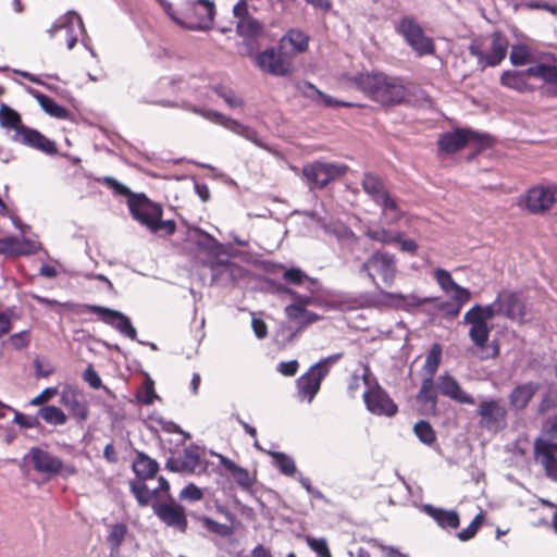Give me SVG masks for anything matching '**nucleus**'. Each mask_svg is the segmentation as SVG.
<instances>
[{
	"label": "nucleus",
	"mask_w": 557,
	"mask_h": 557,
	"mask_svg": "<svg viewBox=\"0 0 557 557\" xmlns=\"http://www.w3.org/2000/svg\"><path fill=\"white\" fill-rule=\"evenodd\" d=\"M132 492L135 495L138 504L143 507L148 506L156 494V491L149 490L143 480L132 483Z\"/></svg>",
	"instance_id": "50"
},
{
	"label": "nucleus",
	"mask_w": 557,
	"mask_h": 557,
	"mask_svg": "<svg viewBox=\"0 0 557 557\" xmlns=\"http://www.w3.org/2000/svg\"><path fill=\"white\" fill-rule=\"evenodd\" d=\"M377 302L394 309L408 310L411 307H419L424 302L416 295H404L400 293L380 292L376 296Z\"/></svg>",
	"instance_id": "29"
},
{
	"label": "nucleus",
	"mask_w": 557,
	"mask_h": 557,
	"mask_svg": "<svg viewBox=\"0 0 557 557\" xmlns=\"http://www.w3.org/2000/svg\"><path fill=\"white\" fill-rule=\"evenodd\" d=\"M310 284V295H299L295 292H288L297 304L285 308L286 315L290 320H299L306 312V306H327L332 308H342L350 304V300L341 293L320 290L319 281H308Z\"/></svg>",
	"instance_id": "3"
},
{
	"label": "nucleus",
	"mask_w": 557,
	"mask_h": 557,
	"mask_svg": "<svg viewBox=\"0 0 557 557\" xmlns=\"http://www.w3.org/2000/svg\"><path fill=\"white\" fill-rule=\"evenodd\" d=\"M413 433L421 443L428 446L433 445L437 440L435 430L425 420H420L414 424Z\"/></svg>",
	"instance_id": "48"
},
{
	"label": "nucleus",
	"mask_w": 557,
	"mask_h": 557,
	"mask_svg": "<svg viewBox=\"0 0 557 557\" xmlns=\"http://www.w3.org/2000/svg\"><path fill=\"white\" fill-rule=\"evenodd\" d=\"M202 525L211 533L220 535L222 537H227L233 534V527L228 524L219 523L212 518L202 517L200 519Z\"/></svg>",
	"instance_id": "52"
},
{
	"label": "nucleus",
	"mask_w": 557,
	"mask_h": 557,
	"mask_svg": "<svg viewBox=\"0 0 557 557\" xmlns=\"http://www.w3.org/2000/svg\"><path fill=\"white\" fill-rule=\"evenodd\" d=\"M424 511L432 517L440 527L457 529L460 523L459 515L455 510L434 508L431 505L424 506Z\"/></svg>",
	"instance_id": "36"
},
{
	"label": "nucleus",
	"mask_w": 557,
	"mask_h": 557,
	"mask_svg": "<svg viewBox=\"0 0 557 557\" xmlns=\"http://www.w3.org/2000/svg\"><path fill=\"white\" fill-rule=\"evenodd\" d=\"M0 125L3 128L14 129L15 133H17L20 127L25 126L22 123L20 113L5 103L0 104Z\"/></svg>",
	"instance_id": "40"
},
{
	"label": "nucleus",
	"mask_w": 557,
	"mask_h": 557,
	"mask_svg": "<svg viewBox=\"0 0 557 557\" xmlns=\"http://www.w3.org/2000/svg\"><path fill=\"white\" fill-rule=\"evenodd\" d=\"M133 470L140 480L145 481L156 475L159 470V465L146 454L138 453L133 462Z\"/></svg>",
	"instance_id": "37"
},
{
	"label": "nucleus",
	"mask_w": 557,
	"mask_h": 557,
	"mask_svg": "<svg viewBox=\"0 0 557 557\" xmlns=\"http://www.w3.org/2000/svg\"><path fill=\"white\" fill-rule=\"evenodd\" d=\"M84 380L90 385V387L98 389L101 387L102 382L92 364H89L83 374Z\"/></svg>",
	"instance_id": "63"
},
{
	"label": "nucleus",
	"mask_w": 557,
	"mask_h": 557,
	"mask_svg": "<svg viewBox=\"0 0 557 557\" xmlns=\"http://www.w3.org/2000/svg\"><path fill=\"white\" fill-rule=\"evenodd\" d=\"M528 73L532 77L543 79L549 85L548 92L557 96V66L540 63L528 69Z\"/></svg>",
	"instance_id": "35"
},
{
	"label": "nucleus",
	"mask_w": 557,
	"mask_h": 557,
	"mask_svg": "<svg viewBox=\"0 0 557 557\" xmlns=\"http://www.w3.org/2000/svg\"><path fill=\"white\" fill-rule=\"evenodd\" d=\"M257 65L264 72L285 76L290 72V62L275 48H268L256 58Z\"/></svg>",
	"instance_id": "21"
},
{
	"label": "nucleus",
	"mask_w": 557,
	"mask_h": 557,
	"mask_svg": "<svg viewBox=\"0 0 557 557\" xmlns=\"http://www.w3.org/2000/svg\"><path fill=\"white\" fill-rule=\"evenodd\" d=\"M180 497L182 499H187L190 502H197L200 500L203 497L202 491L196 486L195 484L190 483L187 486H185L181 493Z\"/></svg>",
	"instance_id": "61"
},
{
	"label": "nucleus",
	"mask_w": 557,
	"mask_h": 557,
	"mask_svg": "<svg viewBox=\"0 0 557 557\" xmlns=\"http://www.w3.org/2000/svg\"><path fill=\"white\" fill-rule=\"evenodd\" d=\"M530 76L528 70L525 71H505L500 76L502 85L523 92L529 90L527 77Z\"/></svg>",
	"instance_id": "38"
},
{
	"label": "nucleus",
	"mask_w": 557,
	"mask_h": 557,
	"mask_svg": "<svg viewBox=\"0 0 557 557\" xmlns=\"http://www.w3.org/2000/svg\"><path fill=\"white\" fill-rule=\"evenodd\" d=\"M12 139L22 145L42 151L47 154H55L58 152L54 141L47 138L38 131L28 126L20 127L17 133H14Z\"/></svg>",
	"instance_id": "19"
},
{
	"label": "nucleus",
	"mask_w": 557,
	"mask_h": 557,
	"mask_svg": "<svg viewBox=\"0 0 557 557\" xmlns=\"http://www.w3.org/2000/svg\"><path fill=\"white\" fill-rule=\"evenodd\" d=\"M437 387L434 377L423 376L420 391L417 394V401L426 411L435 412L437 407Z\"/></svg>",
	"instance_id": "30"
},
{
	"label": "nucleus",
	"mask_w": 557,
	"mask_h": 557,
	"mask_svg": "<svg viewBox=\"0 0 557 557\" xmlns=\"http://www.w3.org/2000/svg\"><path fill=\"white\" fill-rule=\"evenodd\" d=\"M77 24L82 33H85L83 20L75 11H69L64 16L60 17L51 27L48 29L50 37H53L60 29L69 28L70 25Z\"/></svg>",
	"instance_id": "42"
},
{
	"label": "nucleus",
	"mask_w": 557,
	"mask_h": 557,
	"mask_svg": "<svg viewBox=\"0 0 557 557\" xmlns=\"http://www.w3.org/2000/svg\"><path fill=\"white\" fill-rule=\"evenodd\" d=\"M534 458L543 467L545 474L552 481L557 482V455L548 450L546 445H533Z\"/></svg>",
	"instance_id": "32"
},
{
	"label": "nucleus",
	"mask_w": 557,
	"mask_h": 557,
	"mask_svg": "<svg viewBox=\"0 0 557 557\" xmlns=\"http://www.w3.org/2000/svg\"><path fill=\"white\" fill-rule=\"evenodd\" d=\"M274 465L280 471L286 475H294L296 472V466L293 458L285 455L284 453H273Z\"/></svg>",
	"instance_id": "54"
},
{
	"label": "nucleus",
	"mask_w": 557,
	"mask_h": 557,
	"mask_svg": "<svg viewBox=\"0 0 557 557\" xmlns=\"http://www.w3.org/2000/svg\"><path fill=\"white\" fill-rule=\"evenodd\" d=\"M307 543L309 547L320 557H332V554L324 539L308 537Z\"/></svg>",
	"instance_id": "59"
},
{
	"label": "nucleus",
	"mask_w": 557,
	"mask_h": 557,
	"mask_svg": "<svg viewBox=\"0 0 557 557\" xmlns=\"http://www.w3.org/2000/svg\"><path fill=\"white\" fill-rule=\"evenodd\" d=\"M438 389L442 395L466 405H474V398L467 394L458 383V381L451 375H441L438 377Z\"/></svg>",
	"instance_id": "28"
},
{
	"label": "nucleus",
	"mask_w": 557,
	"mask_h": 557,
	"mask_svg": "<svg viewBox=\"0 0 557 557\" xmlns=\"http://www.w3.org/2000/svg\"><path fill=\"white\" fill-rule=\"evenodd\" d=\"M249 5L245 1H238L233 7V15L237 20V34L245 39H258L263 35L264 27L257 18L250 15Z\"/></svg>",
	"instance_id": "14"
},
{
	"label": "nucleus",
	"mask_w": 557,
	"mask_h": 557,
	"mask_svg": "<svg viewBox=\"0 0 557 557\" xmlns=\"http://www.w3.org/2000/svg\"><path fill=\"white\" fill-rule=\"evenodd\" d=\"M127 534V527L124 523H115L111 525L107 536V543L110 548V557L120 556V547Z\"/></svg>",
	"instance_id": "39"
},
{
	"label": "nucleus",
	"mask_w": 557,
	"mask_h": 557,
	"mask_svg": "<svg viewBox=\"0 0 557 557\" xmlns=\"http://www.w3.org/2000/svg\"><path fill=\"white\" fill-rule=\"evenodd\" d=\"M136 397L144 405H151L158 395L156 394L154 383L151 379H147L138 389Z\"/></svg>",
	"instance_id": "53"
},
{
	"label": "nucleus",
	"mask_w": 557,
	"mask_h": 557,
	"mask_svg": "<svg viewBox=\"0 0 557 557\" xmlns=\"http://www.w3.org/2000/svg\"><path fill=\"white\" fill-rule=\"evenodd\" d=\"M220 465L233 476L234 481L243 488L248 490L253 485V479L249 471L236 465L230 458L220 455Z\"/></svg>",
	"instance_id": "33"
},
{
	"label": "nucleus",
	"mask_w": 557,
	"mask_h": 557,
	"mask_svg": "<svg viewBox=\"0 0 557 557\" xmlns=\"http://www.w3.org/2000/svg\"><path fill=\"white\" fill-rule=\"evenodd\" d=\"M35 246L29 244V248H25L24 244H22L15 237H7L0 239V253L3 255H24L28 253Z\"/></svg>",
	"instance_id": "47"
},
{
	"label": "nucleus",
	"mask_w": 557,
	"mask_h": 557,
	"mask_svg": "<svg viewBox=\"0 0 557 557\" xmlns=\"http://www.w3.org/2000/svg\"><path fill=\"white\" fill-rule=\"evenodd\" d=\"M482 521H483V516L482 513H479L472 521L471 523L463 530H461L457 536L460 541L462 542H466V541H469L471 540L478 532V530L480 529L481 524H482Z\"/></svg>",
	"instance_id": "56"
},
{
	"label": "nucleus",
	"mask_w": 557,
	"mask_h": 557,
	"mask_svg": "<svg viewBox=\"0 0 557 557\" xmlns=\"http://www.w3.org/2000/svg\"><path fill=\"white\" fill-rule=\"evenodd\" d=\"M463 323L470 325L469 337L473 343L472 354L481 360L495 359L499 355V345L496 342L488 343L492 326L470 314L463 315Z\"/></svg>",
	"instance_id": "6"
},
{
	"label": "nucleus",
	"mask_w": 557,
	"mask_h": 557,
	"mask_svg": "<svg viewBox=\"0 0 557 557\" xmlns=\"http://www.w3.org/2000/svg\"><path fill=\"white\" fill-rule=\"evenodd\" d=\"M36 99L39 102L42 110L48 113L49 115L57 117V119H67L69 117V111L64 107L59 106L53 99L50 97L38 92L36 95Z\"/></svg>",
	"instance_id": "44"
},
{
	"label": "nucleus",
	"mask_w": 557,
	"mask_h": 557,
	"mask_svg": "<svg viewBox=\"0 0 557 557\" xmlns=\"http://www.w3.org/2000/svg\"><path fill=\"white\" fill-rule=\"evenodd\" d=\"M348 166L343 163L314 161L302 168V176L310 189H322L331 182L344 176Z\"/></svg>",
	"instance_id": "7"
},
{
	"label": "nucleus",
	"mask_w": 557,
	"mask_h": 557,
	"mask_svg": "<svg viewBox=\"0 0 557 557\" xmlns=\"http://www.w3.org/2000/svg\"><path fill=\"white\" fill-rule=\"evenodd\" d=\"M436 308L443 313L445 318L455 319L460 313V308L451 300L441 301Z\"/></svg>",
	"instance_id": "60"
},
{
	"label": "nucleus",
	"mask_w": 557,
	"mask_h": 557,
	"mask_svg": "<svg viewBox=\"0 0 557 557\" xmlns=\"http://www.w3.org/2000/svg\"><path fill=\"white\" fill-rule=\"evenodd\" d=\"M299 91L307 98H310L318 103H322L325 107H346L350 108L355 104L352 102H345L334 99L333 97L322 92L319 90L313 84L309 82H304L298 86Z\"/></svg>",
	"instance_id": "31"
},
{
	"label": "nucleus",
	"mask_w": 557,
	"mask_h": 557,
	"mask_svg": "<svg viewBox=\"0 0 557 557\" xmlns=\"http://www.w3.org/2000/svg\"><path fill=\"white\" fill-rule=\"evenodd\" d=\"M351 82L356 88L383 106L400 104L408 96L399 78L383 73H361L352 77Z\"/></svg>",
	"instance_id": "2"
},
{
	"label": "nucleus",
	"mask_w": 557,
	"mask_h": 557,
	"mask_svg": "<svg viewBox=\"0 0 557 557\" xmlns=\"http://www.w3.org/2000/svg\"><path fill=\"white\" fill-rule=\"evenodd\" d=\"M396 28L420 55L434 52L432 40L424 35L422 27L412 16H404Z\"/></svg>",
	"instance_id": "11"
},
{
	"label": "nucleus",
	"mask_w": 557,
	"mask_h": 557,
	"mask_svg": "<svg viewBox=\"0 0 557 557\" xmlns=\"http://www.w3.org/2000/svg\"><path fill=\"white\" fill-rule=\"evenodd\" d=\"M443 288L451 293L450 299L460 308L470 300L471 294L468 289L460 287L455 281H440Z\"/></svg>",
	"instance_id": "45"
},
{
	"label": "nucleus",
	"mask_w": 557,
	"mask_h": 557,
	"mask_svg": "<svg viewBox=\"0 0 557 557\" xmlns=\"http://www.w3.org/2000/svg\"><path fill=\"white\" fill-rule=\"evenodd\" d=\"M399 245V248L401 251L409 252V253H416L418 249V245L413 239L406 238L405 233L400 232V238L396 240L394 245Z\"/></svg>",
	"instance_id": "64"
},
{
	"label": "nucleus",
	"mask_w": 557,
	"mask_h": 557,
	"mask_svg": "<svg viewBox=\"0 0 557 557\" xmlns=\"http://www.w3.org/2000/svg\"><path fill=\"white\" fill-rule=\"evenodd\" d=\"M268 272L273 275H282V278H310L306 275L299 268H289L286 269L282 264H270L268 268Z\"/></svg>",
	"instance_id": "51"
},
{
	"label": "nucleus",
	"mask_w": 557,
	"mask_h": 557,
	"mask_svg": "<svg viewBox=\"0 0 557 557\" xmlns=\"http://www.w3.org/2000/svg\"><path fill=\"white\" fill-rule=\"evenodd\" d=\"M286 42L293 46L295 52L301 53L308 49L309 36L299 29H290L281 39L282 45Z\"/></svg>",
	"instance_id": "43"
},
{
	"label": "nucleus",
	"mask_w": 557,
	"mask_h": 557,
	"mask_svg": "<svg viewBox=\"0 0 557 557\" xmlns=\"http://www.w3.org/2000/svg\"><path fill=\"white\" fill-rule=\"evenodd\" d=\"M530 52L525 46L517 45L511 48L510 62L513 65H523L529 62Z\"/></svg>",
	"instance_id": "55"
},
{
	"label": "nucleus",
	"mask_w": 557,
	"mask_h": 557,
	"mask_svg": "<svg viewBox=\"0 0 557 557\" xmlns=\"http://www.w3.org/2000/svg\"><path fill=\"white\" fill-rule=\"evenodd\" d=\"M189 11L196 21L188 24L189 29L207 30L212 27L215 5L211 0H190Z\"/></svg>",
	"instance_id": "23"
},
{
	"label": "nucleus",
	"mask_w": 557,
	"mask_h": 557,
	"mask_svg": "<svg viewBox=\"0 0 557 557\" xmlns=\"http://www.w3.org/2000/svg\"><path fill=\"white\" fill-rule=\"evenodd\" d=\"M498 308L495 309L494 306H485L482 307L480 305H475L470 310L466 312V314H470L471 318H478L485 323H488L490 320L493 319L496 311L504 312L507 315H512L515 313V307L517 299L511 294H499L498 298Z\"/></svg>",
	"instance_id": "22"
},
{
	"label": "nucleus",
	"mask_w": 557,
	"mask_h": 557,
	"mask_svg": "<svg viewBox=\"0 0 557 557\" xmlns=\"http://www.w3.org/2000/svg\"><path fill=\"white\" fill-rule=\"evenodd\" d=\"M103 183L109 188L113 189L114 193L117 195L127 196L128 198H131V196L134 195L127 186L123 185L122 183L116 181L114 177L107 176L103 178Z\"/></svg>",
	"instance_id": "62"
},
{
	"label": "nucleus",
	"mask_w": 557,
	"mask_h": 557,
	"mask_svg": "<svg viewBox=\"0 0 557 557\" xmlns=\"http://www.w3.org/2000/svg\"><path fill=\"white\" fill-rule=\"evenodd\" d=\"M364 235L382 245H394L400 238V231L386 228L379 223L366 225Z\"/></svg>",
	"instance_id": "34"
},
{
	"label": "nucleus",
	"mask_w": 557,
	"mask_h": 557,
	"mask_svg": "<svg viewBox=\"0 0 557 557\" xmlns=\"http://www.w3.org/2000/svg\"><path fill=\"white\" fill-rule=\"evenodd\" d=\"M540 387V383L533 381L517 384L508 394L510 409L518 412L525 410Z\"/></svg>",
	"instance_id": "24"
},
{
	"label": "nucleus",
	"mask_w": 557,
	"mask_h": 557,
	"mask_svg": "<svg viewBox=\"0 0 557 557\" xmlns=\"http://www.w3.org/2000/svg\"><path fill=\"white\" fill-rule=\"evenodd\" d=\"M475 413L480 418L479 424L482 429L497 432L506 426L508 412L499 399L482 400Z\"/></svg>",
	"instance_id": "10"
},
{
	"label": "nucleus",
	"mask_w": 557,
	"mask_h": 557,
	"mask_svg": "<svg viewBox=\"0 0 557 557\" xmlns=\"http://www.w3.org/2000/svg\"><path fill=\"white\" fill-rule=\"evenodd\" d=\"M200 465V454L197 448H186L177 457H171L165 468L173 472L195 473Z\"/></svg>",
	"instance_id": "27"
},
{
	"label": "nucleus",
	"mask_w": 557,
	"mask_h": 557,
	"mask_svg": "<svg viewBox=\"0 0 557 557\" xmlns=\"http://www.w3.org/2000/svg\"><path fill=\"white\" fill-rule=\"evenodd\" d=\"M189 239L213 258L211 262L212 278H243L245 276L243 268L230 260L238 255L233 246L222 245L210 234L197 227L190 230Z\"/></svg>",
	"instance_id": "1"
},
{
	"label": "nucleus",
	"mask_w": 557,
	"mask_h": 557,
	"mask_svg": "<svg viewBox=\"0 0 557 557\" xmlns=\"http://www.w3.org/2000/svg\"><path fill=\"white\" fill-rule=\"evenodd\" d=\"M213 90L231 109L242 108L245 103L244 99L238 96L232 88L216 85L213 87Z\"/></svg>",
	"instance_id": "49"
},
{
	"label": "nucleus",
	"mask_w": 557,
	"mask_h": 557,
	"mask_svg": "<svg viewBox=\"0 0 557 557\" xmlns=\"http://www.w3.org/2000/svg\"><path fill=\"white\" fill-rule=\"evenodd\" d=\"M127 205L134 219L147 227L154 219H161L162 216L161 206L149 200L144 194L132 195Z\"/></svg>",
	"instance_id": "15"
},
{
	"label": "nucleus",
	"mask_w": 557,
	"mask_h": 557,
	"mask_svg": "<svg viewBox=\"0 0 557 557\" xmlns=\"http://www.w3.org/2000/svg\"><path fill=\"white\" fill-rule=\"evenodd\" d=\"M61 404L78 421H86L89 417V405L83 391L66 386L61 393Z\"/></svg>",
	"instance_id": "18"
},
{
	"label": "nucleus",
	"mask_w": 557,
	"mask_h": 557,
	"mask_svg": "<svg viewBox=\"0 0 557 557\" xmlns=\"http://www.w3.org/2000/svg\"><path fill=\"white\" fill-rule=\"evenodd\" d=\"M152 233L163 231L166 235L174 234L176 230L175 222L173 220L161 221V219H154L148 227Z\"/></svg>",
	"instance_id": "58"
},
{
	"label": "nucleus",
	"mask_w": 557,
	"mask_h": 557,
	"mask_svg": "<svg viewBox=\"0 0 557 557\" xmlns=\"http://www.w3.org/2000/svg\"><path fill=\"white\" fill-rule=\"evenodd\" d=\"M361 185L363 191L381 207V215L387 218V224H395L401 220L404 212L380 176L373 173H366Z\"/></svg>",
	"instance_id": "4"
},
{
	"label": "nucleus",
	"mask_w": 557,
	"mask_h": 557,
	"mask_svg": "<svg viewBox=\"0 0 557 557\" xmlns=\"http://www.w3.org/2000/svg\"><path fill=\"white\" fill-rule=\"evenodd\" d=\"M28 458L36 472L50 478L55 475L67 478L77 473L75 466L64 465L60 458L39 447L30 448Z\"/></svg>",
	"instance_id": "8"
},
{
	"label": "nucleus",
	"mask_w": 557,
	"mask_h": 557,
	"mask_svg": "<svg viewBox=\"0 0 557 557\" xmlns=\"http://www.w3.org/2000/svg\"><path fill=\"white\" fill-rule=\"evenodd\" d=\"M363 369L362 382L368 387L363 393L367 409L376 416L394 417L398 411L397 405L375 379L370 381V367L366 364Z\"/></svg>",
	"instance_id": "5"
},
{
	"label": "nucleus",
	"mask_w": 557,
	"mask_h": 557,
	"mask_svg": "<svg viewBox=\"0 0 557 557\" xmlns=\"http://www.w3.org/2000/svg\"><path fill=\"white\" fill-rule=\"evenodd\" d=\"M471 140H480V135L469 129H456L442 135L438 147L444 152L454 153L466 147Z\"/></svg>",
	"instance_id": "25"
},
{
	"label": "nucleus",
	"mask_w": 557,
	"mask_h": 557,
	"mask_svg": "<svg viewBox=\"0 0 557 557\" xmlns=\"http://www.w3.org/2000/svg\"><path fill=\"white\" fill-rule=\"evenodd\" d=\"M188 110L201 115L203 119L214 124L222 125L223 127L232 131L233 133L253 143L256 146L267 149V146L259 139L257 131H255L252 127L244 125L240 122L214 110L203 109L196 106H189Z\"/></svg>",
	"instance_id": "9"
},
{
	"label": "nucleus",
	"mask_w": 557,
	"mask_h": 557,
	"mask_svg": "<svg viewBox=\"0 0 557 557\" xmlns=\"http://www.w3.org/2000/svg\"><path fill=\"white\" fill-rule=\"evenodd\" d=\"M11 346L17 350L26 348L30 343V332L28 330L12 334L9 337Z\"/></svg>",
	"instance_id": "57"
},
{
	"label": "nucleus",
	"mask_w": 557,
	"mask_h": 557,
	"mask_svg": "<svg viewBox=\"0 0 557 557\" xmlns=\"http://www.w3.org/2000/svg\"><path fill=\"white\" fill-rule=\"evenodd\" d=\"M555 201L553 190L545 187H533L525 196V207L533 214L547 211Z\"/></svg>",
	"instance_id": "26"
},
{
	"label": "nucleus",
	"mask_w": 557,
	"mask_h": 557,
	"mask_svg": "<svg viewBox=\"0 0 557 557\" xmlns=\"http://www.w3.org/2000/svg\"><path fill=\"white\" fill-rule=\"evenodd\" d=\"M40 418L51 425H63L67 421L66 414L57 406L48 405L39 409Z\"/></svg>",
	"instance_id": "46"
},
{
	"label": "nucleus",
	"mask_w": 557,
	"mask_h": 557,
	"mask_svg": "<svg viewBox=\"0 0 557 557\" xmlns=\"http://www.w3.org/2000/svg\"><path fill=\"white\" fill-rule=\"evenodd\" d=\"M326 377V371L320 366H312L297 380L298 397L311 403L320 391L322 381Z\"/></svg>",
	"instance_id": "17"
},
{
	"label": "nucleus",
	"mask_w": 557,
	"mask_h": 557,
	"mask_svg": "<svg viewBox=\"0 0 557 557\" xmlns=\"http://www.w3.org/2000/svg\"><path fill=\"white\" fill-rule=\"evenodd\" d=\"M154 515L166 527L173 528L185 533L188 527V520L185 508L171 499L169 503L154 502L151 504Z\"/></svg>",
	"instance_id": "12"
},
{
	"label": "nucleus",
	"mask_w": 557,
	"mask_h": 557,
	"mask_svg": "<svg viewBox=\"0 0 557 557\" xmlns=\"http://www.w3.org/2000/svg\"><path fill=\"white\" fill-rule=\"evenodd\" d=\"M507 49L508 41L500 33L494 34L491 50L487 54H485L476 44H471L469 46V52L478 59V64L481 70H484L487 66L498 65L505 59Z\"/></svg>",
	"instance_id": "13"
},
{
	"label": "nucleus",
	"mask_w": 557,
	"mask_h": 557,
	"mask_svg": "<svg viewBox=\"0 0 557 557\" xmlns=\"http://www.w3.org/2000/svg\"><path fill=\"white\" fill-rule=\"evenodd\" d=\"M362 268L370 278L376 276L393 278L396 274V260L388 252L376 251L363 263Z\"/></svg>",
	"instance_id": "16"
},
{
	"label": "nucleus",
	"mask_w": 557,
	"mask_h": 557,
	"mask_svg": "<svg viewBox=\"0 0 557 557\" xmlns=\"http://www.w3.org/2000/svg\"><path fill=\"white\" fill-rule=\"evenodd\" d=\"M442 346L440 344L432 345L429 350L424 366L422 368L423 376L434 377L442 360Z\"/></svg>",
	"instance_id": "41"
},
{
	"label": "nucleus",
	"mask_w": 557,
	"mask_h": 557,
	"mask_svg": "<svg viewBox=\"0 0 557 557\" xmlns=\"http://www.w3.org/2000/svg\"><path fill=\"white\" fill-rule=\"evenodd\" d=\"M89 311L96 313L101 321L115 327L128 338H136V329L133 326L131 320L123 313L100 306H90Z\"/></svg>",
	"instance_id": "20"
}]
</instances>
